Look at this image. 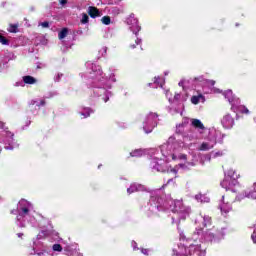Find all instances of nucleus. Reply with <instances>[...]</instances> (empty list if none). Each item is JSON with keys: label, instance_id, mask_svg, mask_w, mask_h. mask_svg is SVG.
Returning <instances> with one entry per match:
<instances>
[{"label": "nucleus", "instance_id": "obj_1", "mask_svg": "<svg viewBox=\"0 0 256 256\" xmlns=\"http://www.w3.org/2000/svg\"><path fill=\"white\" fill-rule=\"evenodd\" d=\"M87 70L85 73L81 74V77L84 79H90L87 82L88 85H92L95 87L94 93H97L98 97L104 95V102L107 103L109 101V91L107 89H111V83H115V74H111L109 79L103 77V70H101V66L97 64H93L92 62L86 63Z\"/></svg>", "mask_w": 256, "mask_h": 256}, {"label": "nucleus", "instance_id": "obj_2", "mask_svg": "<svg viewBox=\"0 0 256 256\" xmlns=\"http://www.w3.org/2000/svg\"><path fill=\"white\" fill-rule=\"evenodd\" d=\"M19 214L17 216V223L19 227H25V221H29L30 223L35 222V217L31 216V210L33 209V205L25 200H20L18 204Z\"/></svg>", "mask_w": 256, "mask_h": 256}, {"label": "nucleus", "instance_id": "obj_3", "mask_svg": "<svg viewBox=\"0 0 256 256\" xmlns=\"http://www.w3.org/2000/svg\"><path fill=\"white\" fill-rule=\"evenodd\" d=\"M159 154V150L155 148L148 149H136L130 153L131 157H143V155H150V168L153 172L159 173L161 171V164H159V158L155 157V155Z\"/></svg>", "mask_w": 256, "mask_h": 256}, {"label": "nucleus", "instance_id": "obj_4", "mask_svg": "<svg viewBox=\"0 0 256 256\" xmlns=\"http://www.w3.org/2000/svg\"><path fill=\"white\" fill-rule=\"evenodd\" d=\"M15 134L9 131V128L5 126V123L0 121V143H3L4 148L8 151H13L17 149L19 144L15 142Z\"/></svg>", "mask_w": 256, "mask_h": 256}, {"label": "nucleus", "instance_id": "obj_5", "mask_svg": "<svg viewBox=\"0 0 256 256\" xmlns=\"http://www.w3.org/2000/svg\"><path fill=\"white\" fill-rule=\"evenodd\" d=\"M157 123H159V115L156 113L150 112L145 116L143 120V130L145 133L149 134L157 127Z\"/></svg>", "mask_w": 256, "mask_h": 256}, {"label": "nucleus", "instance_id": "obj_6", "mask_svg": "<svg viewBox=\"0 0 256 256\" xmlns=\"http://www.w3.org/2000/svg\"><path fill=\"white\" fill-rule=\"evenodd\" d=\"M161 191L160 190H154L151 193V197H150V210L152 211V213H156L159 214V211H161L160 207H161Z\"/></svg>", "mask_w": 256, "mask_h": 256}, {"label": "nucleus", "instance_id": "obj_7", "mask_svg": "<svg viewBox=\"0 0 256 256\" xmlns=\"http://www.w3.org/2000/svg\"><path fill=\"white\" fill-rule=\"evenodd\" d=\"M127 25L130 27V31L134 33V35H137L141 31V26H139V20L135 18V14H131L127 20H126Z\"/></svg>", "mask_w": 256, "mask_h": 256}, {"label": "nucleus", "instance_id": "obj_8", "mask_svg": "<svg viewBox=\"0 0 256 256\" xmlns=\"http://www.w3.org/2000/svg\"><path fill=\"white\" fill-rule=\"evenodd\" d=\"M235 183H237V180L227 177L221 182V186L224 187L226 191H233V193H237V190L233 189V185H235Z\"/></svg>", "mask_w": 256, "mask_h": 256}, {"label": "nucleus", "instance_id": "obj_9", "mask_svg": "<svg viewBox=\"0 0 256 256\" xmlns=\"http://www.w3.org/2000/svg\"><path fill=\"white\" fill-rule=\"evenodd\" d=\"M222 124L224 125V127H227L229 129L233 127V125H235V119H233V117L227 114L223 117Z\"/></svg>", "mask_w": 256, "mask_h": 256}, {"label": "nucleus", "instance_id": "obj_10", "mask_svg": "<svg viewBox=\"0 0 256 256\" xmlns=\"http://www.w3.org/2000/svg\"><path fill=\"white\" fill-rule=\"evenodd\" d=\"M135 191H145V186L141 184H132L128 189L127 193L131 195V193H135Z\"/></svg>", "mask_w": 256, "mask_h": 256}, {"label": "nucleus", "instance_id": "obj_11", "mask_svg": "<svg viewBox=\"0 0 256 256\" xmlns=\"http://www.w3.org/2000/svg\"><path fill=\"white\" fill-rule=\"evenodd\" d=\"M245 196L248 199H256V182L253 184L252 188L245 191Z\"/></svg>", "mask_w": 256, "mask_h": 256}, {"label": "nucleus", "instance_id": "obj_12", "mask_svg": "<svg viewBox=\"0 0 256 256\" xmlns=\"http://www.w3.org/2000/svg\"><path fill=\"white\" fill-rule=\"evenodd\" d=\"M88 14L92 19H95L96 17H101V12H99V9L96 7L90 6L88 7Z\"/></svg>", "mask_w": 256, "mask_h": 256}, {"label": "nucleus", "instance_id": "obj_13", "mask_svg": "<svg viewBox=\"0 0 256 256\" xmlns=\"http://www.w3.org/2000/svg\"><path fill=\"white\" fill-rule=\"evenodd\" d=\"M191 124L195 127V129H205V125H203V122H201L199 119H192Z\"/></svg>", "mask_w": 256, "mask_h": 256}, {"label": "nucleus", "instance_id": "obj_14", "mask_svg": "<svg viewBox=\"0 0 256 256\" xmlns=\"http://www.w3.org/2000/svg\"><path fill=\"white\" fill-rule=\"evenodd\" d=\"M45 107V99H34L30 102V106Z\"/></svg>", "mask_w": 256, "mask_h": 256}, {"label": "nucleus", "instance_id": "obj_15", "mask_svg": "<svg viewBox=\"0 0 256 256\" xmlns=\"http://www.w3.org/2000/svg\"><path fill=\"white\" fill-rule=\"evenodd\" d=\"M23 81L27 85H35L37 83V80L33 76H24Z\"/></svg>", "mask_w": 256, "mask_h": 256}, {"label": "nucleus", "instance_id": "obj_16", "mask_svg": "<svg viewBox=\"0 0 256 256\" xmlns=\"http://www.w3.org/2000/svg\"><path fill=\"white\" fill-rule=\"evenodd\" d=\"M149 87H153L154 89H157V87H161V77H155L153 83L148 84Z\"/></svg>", "mask_w": 256, "mask_h": 256}, {"label": "nucleus", "instance_id": "obj_17", "mask_svg": "<svg viewBox=\"0 0 256 256\" xmlns=\"http://www.w3.org/2000/svg\"><path fill=\"white\" fill-rule=\"evenodd\" d=\"M201 99H204L201 94H199L197 96H192L191 103H193V105H199V101H201Z\"/></svg>", "mask_w": 256, "mask_h": 256}, {"label": "nucleus", "instance_id": "obj_18", "mask_svg": "<svg viewBox=\"0 0 256 256\" xmlns=\"http://www.w3.org/2000/svg\"><path fill=\"white\" fill-rule=\"evenodd\" d=\"M67 33H69L67 28L62 29V31H60L58 34L59 39H65L67 37Z\"/></svg>", "mask_w": 256, "mask_h": 256}, {"label": "nucleus", "instance_id": "obj_19", "mask_svg": "<svg viewBox=\"0 0 256 256\" xmlns=\"http://www.w3.org/2000/svg\"><path fill=\"white\" fill-rule=\"evenodd\" d=\"M80 22L82 25H87V23H89V15L83 13Z\"/></svg>", "mask_w": 256, "mask_h": 256}, {"label": "nucleus", "instance_id": "obj_20", "mask_svg": "<svg viewBox=\"0 0 256 256\" xmlns=\"http://www.w3.org/2000/svg\"><path fill=\"white\" fill-rule=\"evenodd\" d=\"M91 113H93V111H91V109L87 108L86 110H84V112H81L80 115H82V117H84V119H87V117H89L91 115Z\"/></svg>", "mask_w": 256, "mask_h": 256}, {"label": "nucleus", "instance_id": "obj_21", "mask_svg": "<svg viewBox=\"0 0 256 256\" xmlns=\"http://www.w3.org/2000/svg\"><path fill=\"white\" fill-rule=\"evenodd\" d=\"M103 25H111V18L109 16L102 17Z\"/></svg>", "mask_w": 256, "mask_h": 256}, {"label": "nucleus", "instance_id": "obj_22", "mask_svg": "<svg viewBox=\"0 0 256 256\" xmlns=\"http://www.w3.org/2000/svg\"><path fill=\"white\" fill-rule=\"evenodd\" d=\"M17 24H10L8 31L9 33H17Z\"/></svg>", "mask_w": 256, "mask_h": 256}, {"label": "nucleus", "instance_id": "obj_23", "mask_svg": "<svg viewBox=\"0 0 256 256\" xmlns=\"http://www.w3.org/2000/svg\"><path fill=\"white\" fill-rule=\"evenodd\" d=\"M209 149H211V147H209L207 142L202 143L200 146V151H209Z\"/></svg>", "mask_w": 256, "mask_h": 256}, {"label": "nucleus", "instance_id": "obj_24", "mask_svg": "<svg viewBox=\"0 0 256 256\" xmlns=\"http://www.w3.org/2000/svg\"><path fill=\"white\" fill-rule=\"evenodd\" d=\"M53 251H58L59 253H61L63 251V247L60 244H54L52 246Z\"/></svg>", "mask_w": 256, "mask_h": 256}, {"label": "nucleus", "instance_id": "obj_25", "mask_svg": "<svg viewBox=\"0 0 256 256\" xmlns=\"http://www.w3.org/2000/svg\"><path fill=\"white\" fill-rule=\"evenodd\" d=\"M239 111H240V113H242L244 115H249V109L245 106H240Z\"/></svg>", "mask_w": 256, "mask_h": 256}, {"label": "nucleus", "instance_id": "obj_26", "mask_svg": "<svg viewBox=\"0 0 256 256\" xmlns=\"http://www.w3.org/2000/svg\"><path fill=\"white\" fill-rule=\"evenodd\" d=\"M211 225V217L205 216L204 217V227H209Z\"/></svg>", "mask_w": 256, "mask_h": 256}, {"label": "nucleus", "instance_id": "obj_27", "mask_svg": "<svg viewBox=\"0 0 256 256\" xmlns=\"http://www.w3.org/2000/svg\"><path fill=\"white\" fill-rule=\"evenodd\" d=\"M0 43L2 45H9V40H7V38L0 34Z\"/></svg>", "mask_w": 256, "mask_h": 256}, {"label": "nucleus", "instance_id": "obj_28", "mask_svg": "<svg viewBox=\"0 0 256 256\" xmlns=\"http://www.w3.org/2000/svg\"><path fill=\"white\" fill-rule=\"evenodd\" d=\"M99 53L102 57H105V55H107V47H102L100 50H99Z\"/></svg>", "mask_w": 256, "mask_h": 256}, {"label": "nucleus", "instance_id": "obj_29", "mask_svg": "<svg viewBox=\"0 0 256 256\" xmlns=\"http://www.w3.org/2000/svg\"><path fill=\"white\" fill-rule=\"evenodd\" d=\"M40 27H43L44 29H49V22H41L39 23Z\"/></svg>", "mask_w": 256, "mask_h": 256}, {"label": "nucleus", "instance_id": "obj_30", "mask_svg": "<svg viewBox=\"0 0 256 256\" xmlns=\"http://www.w3.org/2000/svg\"><path fill=\"white\" fill-rule=\"evenodd\" d=\"M178 159H180L181 161H187V154H180L178 156Z\"/></svg>", "mask_w": 256, "mask_h": 256}, {"label": "nucleus", "instance_id": "obj_31", "mask_svg": "<svg viewBox=\"0 0 256 256\" xmlns=\"http://www.w3.org/2000/svg\"><path fill=\"white\" fill-rule=\"evenodd\" d=\"M251 239H252L253 243H256V228H255L254 232L251 235Z\"/></svg>", "mask_w": 256, "mask_h": 256}, {"label": "nucleus", "instance_id": "obj_32", "mask_svg": "<svg viewBox=\"0 0 256 256\" xmlns=\"http://www.w3.org/2000/svg\"><path fill=\"white\" fill-rule=\"evenodd\" d=\"M171 173H174V175H177V173H179L177 166L171 169Z\"/></svg>", "mask_w": 256, "mask_h": 256}, {"label": "nucleus", "instance_id": "obj_33", "mask_svg": "<svg viewBox=\"0 0 256 256\" xmlns=\"http://www.w3.org/2000/svg\"><path fill=\"white\" fill-rule=\"evenodd\" d=\"M141 253H143V255H149V249L142 248Z\"/></svg>", "mask_w": 256, "mask_h": 256}, {"label": "nucleus", "instance_id": "obj_34", "mask_svg": "<svg viewBox=\"0 0 256 256\" xmlns=\"http://www.w3.org/2000/svg\"><path fill=\"white\" fill-rule=\"evenodd\" d=\"M42 235L44 236V237H47L48 235H50V232L49 231H45V230H42Z\"/></svg>", "mask_w": 256, "mask_h": 256}, {"label": "nucleus", "instance_id": "obj_35", "mask_svg": "<svg viewBox=\"0 0 256 256\" xmlns=\"http://www.w3.org/2000/svg\"><path fill=\"white\" fill-rule=\"evenodd\" d=\"M61 77H63V74H58L57 77H55V81H59V79H61Z\"/></svg>", "mask_w": 256, "mask_h": 256}, {"label": "nucleus", "instance_id": "obj_36", "mask_svg": "<svg viewBox=\"0 0 256 256\" xmlns=\"http://www.w3.org/2000/svg\"><path fill=\"white\" fill-rule=\"evenodd\" d=\"M135 44L136 45H141V39L137 38L136 41H135Z\"/></svg>", "mask_w": 256, "mask_h": 256}, {"label": "nucleus", "instance_id": "obj_37", "mask_svg": "<svg viewBox=\"0 0 256 256\" xmlns=\"http://www.w3.org/2000/svg\"><path fill=\"white\" fill-rule=\"evenodd\" d=\"M176 167L177 168L180 167L181 169H185V164H178V165H176Z\"/></svg>", "mask_w": 256, "mask_h": 256}, {"label": "nucleus", "instance_id": "obj_38", "mask_svg": "<svg viewBox=\"0 0 256 256\" xmlns=\"http://www.w3.org/2000/svg\"><path fill=\"white\" fill-rule=\"evenodd\" d=\"M67 4V0H60V5H66Z\"/></svg>", "mask_w": 256, "mask_h": 256}, {"label": "nucleus", "instance_id": "obj_39", "mask_svg": "<svg viewBox=\"0 0 256 256\" xmlns=\"http://www.w3.org/2000/svg\"><path fill=\"white\" fill-rule=\"evenodd\" d=\"M172 160L177 161V156L175 154H172Z\"/></svg>", "mask_w": 256, "mask_h": 256}, {"label": "nucleus", "instance_id": "obj_40", "mask_svg": "<svg viewBox=\"0 0 256 256\" xmlns=\"http://www.w3.org/2000/svg\"><path fill=\"white\" fill-rule=\"evenodd\" d=\"M134 249H137V242H132Z\"/></svg>", "mask_w": 256, "mask_h": 256}, {"label": "nucleus", "instance_id": "obj_41", "mask_svg": "<svg viewBox=\"0 0 256 256\" xmlns=\"http://www.w3.org/2000/svg\"><path fill=\"white\" fill-rule=\"evenodd\" d=\"M131 49H135L136 45L135 44H132L130 45Z\"/></svg>", "mask_w": 256, "mask_h": 256}, {"label": "nucleus", "instance_id": "obj_42", "mask_svg": "<svg viewBox=\"0 0 256 256\" xmlns=\"http://www.w3.org/2000/svg\"><path fill=\"white\" fill-rule=\"evenodd\" d=\"M18 237H23V233H18Z\"/></svg>", "mask_w": 256, "mask_h": 256}, {"label": "nucleus", "instance_id": "obj_43", "mask_svg": "<svg viewBox=\"0 0 256 256\" xmlns=\"http://www.w3.org/2000/svg\"><path fill=\"white\" fill-rule=\"evenodd\" d=\"M37 255L41 256V255H44V253H43V252H40V253H37Z\"/></svg>", "mask_w": 256, "mask_h": 256}, {"label": "nucleus", "instance_id": "obj_44", "mask_svg": "<svg viewBox=\"0 0 256 256\" xmlns=\"http://www.w3.org/2000/svg\"><path fill=\"white\" fill-rule=\"evenodd\" d=\"M41 238V234H39L38 236H37V239H40Z\"/></svg>", "mask_w": 256, "mask_h": 256}, {"label": "nucleus", "instance_id": "obj_45", "mask_svg": "<svg viewBox=\"0 0 256 256\" xmlns=\"http://www.w3.org/2000/svg\"><path fill=\"white\" fill-rule=\"evenodd\" d=\"M164 75H168V73H167V72H165V73H164Z\"/></svg>", "mask_w": 256, "mask_h": 256}, {"label": "nucleus", "instance_id": "obj_46", "mask_svg": "<svg viewBox=\"0 0 256 256\" xmlns=\"http://www.w3.org/2000/svg\"><path fill=\"white\" fill-rule=\"evenodd\" d=\"M183 256H188L187 254H183Z\"/></svg>", "mask_w": 256, "mask_h": 256}, {"label": "nucleus", "instance_id": "obj_47", "mask_svg": "<svg viewBox=\"0 0 256 256\" xmlns=\"http://www.w3.org/2000/svg\"><path fill=\"white\" fill-rule=\"evenodd\" d=\"M0 153H1V147H0Z\"/></svg>", "mask_w": 256, "mask_h": 256}]
</instances>
